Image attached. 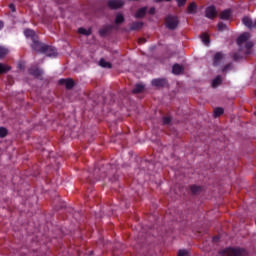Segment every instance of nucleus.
Instances as JSON below:
<instances>
[{"mask_svg": "<svg viewBox=\"0 0 256 256\" xmlns=\"http://www.w3.org/2000/svg\"><path fill=\"white\" fill-rule=\"evenodd\" d=\"M9 8L11 9V11H12L13 13H15V5H14V4H10V5H9Z\"/></svg>", "mask_w": 256, "mask_h": 256, "instance_id": "obj_38", "label": "nucleus"}, {"mask_svg": "<svg viewBox=\"0 0 256 256\" xmlns=\"http://www.w3.org/2000/svg\"><path fill=\"white\" fill-rule=\"evenodd\" d=\"M223 59H225V54H223V52H217L213 58L214 67L221 65V61H223Z\"/></svg>", "mask_w": 256, "mask_h": 256, "instance_id": "obj_9", "label": "nucleus"}, {"mask_svg": "<svg viewBox=\"0 0 256 256\" xmlns=\"http://www.w3.org/2000/svg\"><path fill=\"white\" fill-rule=\"evenodd\" d=\"M220 19L223 21H229L231 19V10L226 9L220 13Z\"/></svg>", "mask_w": 256, "mask_h": 256, "instance_id": "obj_13", "label": "nucleus"}, {"mask_svg": "<svg viewBox=\"0 0 256 256\" xmlns=\"http://www.w3.org/2000/svg\"><path fill=\"white\" fill-rule=\"evenodd\" d=\"M24 34L26 37H31L32 41H33V39H37V36L35 35V31H33L31 29H26L24 31Z\"/></svg>", "mask_w": 256, "mask_h": 256, "instance_id": "obj_21", "label": "nucleus"}, {"mask_svg": "<svg viewBox=\"0 0 256 256\" xmlns=\"http://www.w3.org/2000/svg\"><path fill=\"white\" fill-rule=\"evenodd\" d=\"M171 0H154V3H163V2H166V3H169Z\"/></svg>", "mask_w": 256, "mask_h": 256, "instance_id": "obj_36", "label": "nucleus"}, {"mask_svg": "<svg viewBox=\"0 0 256 256\" xmlns=\"http://www.w3.org/2000/svg\"><path fill=\"white\" fill-rule=\"evenodd\" d=\"M9 53V50L3 46H0V59H5Z\"/></svg>", "mask_w": 256, "mask_h": 256, "instance_id": "obj_23", "label": "nucleus"}, {"mask_svg": "<svg viewBox=\"0 0 256 256\" xmlns=\"http://www.w3.org/2000/svg\"><path fill=\"white\" fill-rule=\"evenodd\" d=\"M143 89H145V86L143 84H137L132 90V93L134 94L143 93Z\"/></svg>", "mask_w": 256, "mask_h": 256, "instance_id": "obj_20", "label": "nucleus"}, {"mask_svg": "<svg viewBox=\"0 0 256 256\" xmlns=\"http://www.w3.org/2000/svg\"><path fill=\"white\" fill-rule=\"evenodd\" d=\"M251 39V34L249 32H244L237 38V45L239 47V52L233 54L234 61H241L243 57L251 55V49H253V42H247Z\"/></svg>", "mask_w": 256, "mask_h": 256, "instance_id": "obj_1", "label": "nucleus"}, {"mask_svg": "<svg viewBox=\"0 0 256 256\" xmlns=\"http://www.w3.org/2000/svg\"><path fill=\"white\" fill-rule=\"evenodd\" d=\"M46 55V57H57V49L55 47L47 45L44 48V52H42Z\"/></svg>", "mask_w": 256, "mask_h": 256, "instance_id": "obj_7", "label": "nucleus"}, {"mask_svg": "<svg viewBox=\"0 0 256 256\" xmlns=\"http://www.w3.org/2000/svg\"><path fill=\"white\" fill-rule=\"evenodd\" d=\"M178 7H185L187 0H176Z\"/></svg>", "mask_w": 256, "mask_h": 256, "instance_id": "obj_32", "label": "nucleus"}, {"mask_svg": "<svg viewBox=\"0 0 256 256\" xmlns=\"http://www.w3.org/2000/svg\"><path fill=\"white\" fill-rule=\"evenodd\" d=\"M252 27H254V29H256V20H255V22L253 23V26Z\"/></svg>", "mask_w": 256, "mask_h": 256, "instance_id": "obj_42", "label": "nucleus"}, {"mask_svg": "<svg viewBox=\"0 0 256 256\" xmlns=\"http://www.w3.org/2000/svg\"><path fill=\"white\" fill-rule=\"evenodd\" d=\"M188 13H193V3L188 6Z\"/></svg>", "mask_w": 256, "mask_h": 256, "instance_id": "obj_37", "label": "nucleus"}, {"mask_svg": "<svg viewBox=\"0 0 256 256\" xmlns=\"http://www.w3.org/2000/svg\"><path fill=\"white\" fill-rule=\"evenodd\" d=\"M100 35L103 37L109 33V28H103L99 31Z\"/></svg>", "mask_w": 256, "mask_h": 256, "instance_id": "obj_33", "label": "nucleus"}, {"mask_svg": "<svg viewBox=\"0 0 256 256\" xmlns=\"http://www.w3.org/2000/svg\"><path fill=\"white\" fill-rule=\"evenodd\" d=\"M205 15L207 19H215V17H217V9L215 6H208L205 10Z\"/></svg>", "mask_w": 256, "mask_h": 256, "instance_id": "obj_8", "label": "nucleus"}, {"mask_svg": "<svg viewBox=\"0 0 256 256\" xmlns=\"http://www.w3.org/2000/svg\"><path fill=\"white\" fill-rule=\"evenodd\" d=\"M217 29H218V31H225L227 29V24H225L223 22H219L217 25Z\"/></svg>", "mask_w": 256, "mask_h": 256, "instance_id": "obj_28", "label": "nucleus"}, {"mask_svg": "<svg viewBox=\"0 0 256 256\" xmlns=\"http://www.w3.org/2000/svg\"><path fill=\"white\" fill-rule=\"evenodd\" d=\"M143 27V22H133L130 25V31H139Z\"/></svg>", "mask_w": 256, "mask_h": 256, "instance_id": "obj_17", "label": "nucleus"}, {"mask_svg": "<svg viewBox=\"0 0 256 256\" xmlns=\"http://www.w3.org/2000/svg\"><path fill=\"white\" fill-rule=\"evenodd\" d=\"M221 83H223V78L221 77V75H218L216 78L212 80L213 89H217V87H219Z\"/></svg>", "mask_w": 256, "mask_h": 256, "instance_id": "obj_15", "label": "nucleus"}, {"mask_svg": "<svg viewBox=\"0 0 256 256\" xmlns=\"http://www.w3.org/2000/svg\"><path fill=\"white\" fill-rule=\"evenodd\" d=\"M224 112H225V110L221 107L215 108L214 109V117L217 119V117H221V115H223Z\"/></svg>", "mask_w": 256, "mask_h": 256, "instance_id": "obj_25", "label": "nucleus"}, {"mask_svg": "<svg viewBox=\"0 0 256 256\" xmlns=\"http://www.w3.org/2000/svg\"><path fill=\"white\" fill-rule=\"evenodd\" d=\"M33 43L31 44V47L33 51H37V53H45V47L47 44L40 42L37 40V38H33Z\"/></svg>", "mask_w": 256, "mask_h": 256, "instance_id": "obj_4", "label": "nucleus"}, {"mask_svg": "<svg viewBox=\"0 0 256 256\" xmlns=\"http://www.w3.org/2000/svg\"><path fill=\"white\" fill-rule=\"evenodd\" d=\"M8 71H11V67L0 63V75H3V73H8Z\"/></svg>", "mask_w": 256, "mask_h": 256, "instance_id": "obj_22", "label": "nucleus"}, {"mask_svg": "<svg viewBox=\"0 0 256 256\" xmlns=\"http://www.w3.org/2000/svg\"><path fill=\"white\" fill-rule=\"evenodd\" d=\"M19 69H23V66L20 65V66H19Z\"/></svg>", "mask_w": 256, "mask_h": 256, "instance_id": "obj_43", "label": "nucleus"}, {"mask_svg": "<svg viewBox=\"0 0 256 256\" xmlns=\"http://www.w3.org/2000/svg\"><path fill=\"white\" fill-rule=\"evenodd\" d=\"M4 26L3 22L0 21V29Z\"/></svg>", "mask_w": 256, "mask_h": 256, "instance_id": "obj_41", "label": "nucleus"}, {"mask_svg": "<svg viewBox=\"0 0 256 256\" xmlns=\"http://www.w3.org/2000/svg\"><path fill=\"white\" fill-rule=\"evenodd\" d=\"M163 125H171V117H163Z\"/></svg>", "mask_w": 256, "mask_h": 256, "instance_id": "obj_31", "label": "nucleus"}, {"mask_svg": "<svg viewBox=\"0 0 256 256\" xmlns=\"http://www.w3.org/2000/svg\"><path fill=\"white\" fill-rule=\"evenodd\" d=\"M28 73L29 75H33V77H41V75H43V70L32 66L28 69Z\"/></svg>", "mask_w": 256, "mask_h": 256, "instance_id": "obj_10", "label": "nucleus"}, {"mask_svg": "<svg viewBox=\"0 0 256 256\" xmlns=\"http://www.w3.org/2000/svg\"><path fill=\"white\" fill-rule=\"evenodd\" d=\"M78 33H80V35H86V37H89V35H91V30H87L85 28H79Z\"/></svg>", "mask_w": 256, "mask_h": 256, "instance_id": "obj_26", "label": "nucleus"}, {"mask_svg": "<svg viewBox=\"0 0 256 256\" xmlns=\"http://www.w3.org/2000/svg\"><path fill=\"white\" fill-rule=\"evenodd\" d=\"M242 22H243V24L246 26V27H248V29H252V27H253V20H251V18H249V17H244L243 19H242Z\"/></svg>", "mask_w": 256, "mask_h": 256, "instance_id": "obj_18", "label": "nucleus"}, {"mask_svg": "<svg viewBox=\"0 0 256 256\" xmlns=\"http://www.w3.org/2000/svg\"><path fill=\"white\" fill-rule=\"evenodd\" d=\"M222 256H247L245 249L241 248H226L220 252Z\"/></svg>", "mask_w": 256, "mask_h": 256, "instance_id": "obj_2", "label": "nucleus"}, {"mask_svg": "<svg viewBox=\"0 0 256 256\" xmlns=\"http://www.w3.org/2000/svg\"><path fill=\"white\" fill-rule=\"evenodd\" d=\"M200 39H201L202 43H204V45H206V47H209V45L211 44V39L209 38L207 33H202L200 36Z\"/></svg>", "mask_w": 256, "mask_h": 256, "instance_id": "obj_16", "label": "nucleus"}, {"mask_svg": "<svg viewBox=\"0 0 256 256\" xmlns=\"http://www.w3.org/2000/svg\"><path fill=\"white\" fill-rule=\"evenodd\" d=\"M99 65H100V67H104L105 69H111V67H112L111 63L105 61V59H103V58L100 59Z\"/></svg>", "mask_w": 256, "mask_h": 256, "instance_id": "obj_24", "label": "nucleus"}, {"mask_svg": "<svg viewBox=\"0 0 256 256\" xmlns=\"http://www.w3.org/2000/svg\"><path fill=\"white\" fill-rule=\"evenodd\" d=\"M153 87L157 89H163L164 87H169V82L165 78H157L152 80Z\"/></svg>", "mask_w": 256, "mask_h": 256, "instance_id": "obj_5", "label": "nucleus"}, {"mask_svg": "<svg viewBox=\"0 0 256 256\" xmlns=\"http://www.w3.org/2000/svg\"><path fill=\"white\" fill-rule=\"evenodd\" d=\"M201 191V187L197 186V185H193V194L195 195V193H199Z\"/></svg>", "mask_w": 256, "mask_h": 256, "instance_id": "obj_34", "label": "nucleus"}, {"mask_svg": "<svg viewBox=\"0 0 256 256\" xmlns=\"http://www.w3.org/2000/svg\"><path fill=\"white\" fill-rule=\"evenodd\" d=\"M190 190L193 191V186L190 187Z\"/></svg>", "mask_w": 256, "mask_h": 256, "instance_id": "obj_44", "label": "nucleus"}, {"mask_svg": "<svg viewBox=\"0 0 256 256\" xmlns=\"http://www.w3.org/2000/svg\"><path fill=\"white\" fill-rule=\"evenodd\" d=\"M231 69H233V64L232 63H229V64H226L223 69H222V72L223 73H227V71H231Z\"/></svg>", "mask_w": 256, "mask_h": 256, "instance_id": "obj_29", "label": "nucleus"}, {"mask_svg": "<svg viewBox=\"0 0 256 256\" xmlns=\"http://www.w3.org/2000/svg\"><path fill=\"white\" fill-rule=\"evenodd\" d=\"M121 23H125V17L123 16V14H116V18H115V24L116 25H121Z\"/></svg>", "mask_w": 256, "mask_h": 256, "instance_id": "obj_19", "label": "nucleus"}, {"mask_svg": "<svg viewBox=\"0 0 256 256\" xmlns=\"http://www.w3.org/2000/svg\"><path fill=\"white\" fill-rule=\"evenodd\" d=\"M149 15H155V7H151L148 11Z\"/></svg>", "mask_w": 256, "mask_h": 256, "instance_id": "obj_35", "label": "nucleus"}, {"mask_svg": "<svg viewBox=\"0 0 256 256\" xmlns=\"http://www.w3.org/2000/svg\"><path fill=\"white\" fill-rule=\"evenodd\" d=\"M0 137H7V130L5 127H0Z\"/></svg>", "mask_w": 256, "mask_h": 256, "instance_id": "obj_30", "label": "nucleus"}, {"mask_svg": "<svg viewBox=\"0 0 256 256\" xmlns=\"http://www.w3.org/2000/svg\"><path fill=\"white\" fill-rule=\"evenodd\" d=\"M165 25L170 31H175V28L179 25V18H177V16L168 15L165 18Z\"/></svg>", "mask_w": 256, "mask_h": 256, "instance_id": "obj_3", "label": "nucleus"}, {"mask_svg": "<svg viewBox=\"0 0 256 256\" xmlns=\"http://www.w3.org/2000/svg\"><path fill=\"white\" fill-rule=\"evenodd\" d=\"M107 5L110 9H121L125 2L123 0H108Z\"/></svg>", "mask_w": 256, "mask_h": 256, "instance_id": "obj_6", "label": "nucleus"}, {"mask_svg": "<svg viewBox=\"0 0 256 256\" xmlns=\"http://www.w3.org/2000/svg\"><path fill=\"white\" fill-rule=\"evenodd\" d=\"M60 85H65L66 89H71L72 87H75V82L73 79H60L59 80Z\"/></svg>", "mask_w": 256, "mask_h": 256, "instance_id": "obj_11", "label": "nucleus"}, {"mask_svg": "<svg viewBox=\"0 0 256 256\" xmlns=\"http://www.w3.org/2000/svg\"><path fill=\"white\" fill-rule=\"evenodd\" d=\"M146 14H147V7H143L136 12L135 17L136 19H143V17H145Z\"/></svg>", "mask_w": 256, "mask_h": 256, "instance_id": "obj_14", "label": "nucleus"}, {"mask_svg": "<svg viewBox=\"0 0 256 256\" xmlns=\"http://www.w3.org/2000/svg\"><path fill=\"white\" fill-rule=\"evenodd\" d=\"M195 11H197V4L193 3V13H195Z\"/></svg>", "mask_w": 256, "mask_h": 256, "instance_id": "obj_39", "label": "nucleus"}, {"mask_svg": "<svg viewBox=\"0 0 256 256\" xmlns=\"http://www.w3.org/2000/svg\"><path fill=\"white\" fill-rule=\"evenodd\" d=\"M177 256H191V252L185 249L178 250Z\"/></svg>", "mask_w": 256, "mask_h": 256, "instance_id": "obj_27", "label": "nucleus"}, {"mask_svg": "<svg viewBox=\"0 0 256 256\" xmlns=\"http://www.w3.org/2000/svg\"><path fill=\"white\" fill-rule=\"evenodd\" d=\"M147 40H145V38H141L139 39V43H145Z\"/></svg>", "mask_w": 256, "mask_h": 256, "instance_id": "obj_40", "label": "nucleus"}, {"mask_svg": "<svg viewBox=\"0 0 256 256\" xmlns=\"http://www.w3.org/2000/svg\"><path fill=\"white\" fill-rule=\"evenodd\" d=\"M183 71H185V67H183V65L174 64L172 67V73L174 75H181V73H183Z\"/></svg>", "mask_w": 256, "mask_h": 256, "instance_id": "obj_12", "label": "nucleus"}]
</instances>
